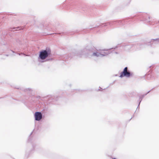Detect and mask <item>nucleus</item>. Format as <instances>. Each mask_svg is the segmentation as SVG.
<instances>
[{
  "label": "nucleus",
  "mask_w": 159,
  "mask_h": 159,
  "mask_svg": "<svg viewBox=\"0 0 159 159\" xmlns=\"http://www.w3.org/2000/svg\"><path fill=\"white\" fill-rule=\"evenodd\" d=\"M131 75H132V74L128 71V68L127 67H126L124 68L123 71L121 73L120 77L124 76L129 77Z\"/></svg>",
  "instance_id": "f03ea898"
},
{
  "label": "nucleus",
  "mask_w": 159,
  "mask_h": 159,
  "mask_svg": "<svg viewBox=\"0 0 159 159\" xmlns=\"http://www.w3.org/2000/svg\"><path fill=\"white\" fill-rule=\"evenodd\" d=\"M112 159H116V158H113Z\"/></svg>",
  "instance_id": "39448f33"
},
{
  "label": "nucleus",
  "mask_w": 159,
  "mask_h": 159,
  "mask_svg": "<svg viewBox=\"0 0 159 159\" xmlns=\"http://www.w3.org/2000/svg\"><path fill=\"white\" fill-rule=\"evenodd\" d=\"M51 54L50 51L48 50H43L40 52L39 55L40 58L42 60H44Z\"/></svg>",
  "instance_id": "f257e3e1"
},
{
  "label": "nucleus",
  "mask_w": 159,
  "mask_h": 159,
  "mask_svg": "<svg viewBox=\"0 0 159 159\" xmlns=\"http://www.w3.org/2000/svg\"><path fill=\"white\" fill-rule=\"evenodd\" d=\"M93 55L94 56H98L99 55L98 52H94L93 53Z\"/></svg>",
  "instance_id": "20e7f679"
},
{
  "label": "nucleus",
  "mask_w": 159,
  "mask_h": 159,
  "mask_svg": "<svg viewBox=\"0 0 159 159\" xmlns=\"http://www.w3.org/2000/svg\"><path fill=\"white\" fill-rule=\"evenodd\" d=\"M35 119L36 120H39L42 118V115L40 112H36L34 115Z\"/></svg>",
  "instance_id": "7ed1b4c3"
}]
</instances>
